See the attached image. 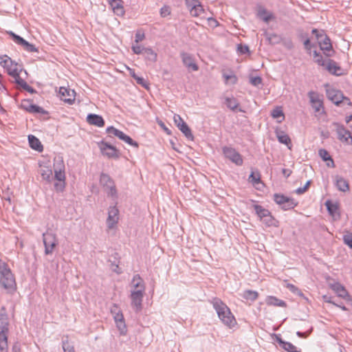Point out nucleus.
<instances>
[{
  "label": "nucleus",
  "instance_id": "6e6d98bb",
  "mask_svg": "<svg viewBox=\"0 0 352 352\" xmlns=\"http://www.w3.org/2000/svg\"><path fill=\"white\" fill-rule=\"evenodd\" d=\"M343 241L350 248H352V234L348 233L343 236Z\"/></svg>",
  "mask_w": 352,
  "mask_h": 352
},
{
  "label": "nucleus",
  "instance_id": "c03bdc74",
  "mask_svg": "<svg viewBox=\"0 0 352 352\" xmlns=\"http://www.w3.org/2000/svg\"><path fill=\"white\" fill-rule=\"evenodd\" d=\"M205 10L203 8L202 5L201 3L197 4V6L195 8H194L192 10H190V13L192 16H199L202 13H204Z\"/></svg>",
  "mask_w": 352,
  "mask_h": 352
},
{
  "label": "nucleus",
  "instance_id": "f257e3e1",
  "mask_svg": "<svg viewBox=\"0 0 352 352\" xmlns=\"http://www.w3.org/2000/svg\"><path fill=\"white\" fill-rule=\"evenodd\" d=\"M211 303L219 318L225 325L231 328L236 324V320L230 308L220 298H214Z\"/></svg>",
  "mask_w": 352,
  "mask_h": 352
},
{
  "label": "nucleus",
  "instance_id": "69168bd1",
  "mask_svg": "<svg viewBox=\"0 0 352 352\" xmlns=\"http://www.w3.org/2000/svg\"><path fill=\"white\" fill-rule=\"evenodd\" d=\"M311 331H312V328H311L309 331H307L306 332L297 331L296 332V335L299 338H307L309 336V334L311 333Z\"/></svg>",
  "mask_w": 352,
  "mask_h": 352
},
{
  "label": "nucleus",
  "instance_id": "dca6fc26",
  "mask_svg": "<svg viewBox=\"0 0 352 352\" xmlns=\"http://www.w3.org/2000/svg\"><path fill=\"white\" fill-rule=\"evenodd\" d=\"M119 210L116 206H110L108 212L107 225L108 228L111 229L118 221Z\"/></svg>",
  "mask_w": 352,
  "mask_h": 352
},
{
  "label": "nucleus",
  "instance_id": "bf43d9fd",
  "mask_svg": "<svg viewBox=\"0 0 352 352\" xmlns=\"http://www.w3.org/2000/svg\"><path fill=\"white\" fill-rule=\"evenodd\" d=\"M310 184H311V181L307 182V183L305 184V185L304 186L300 187V188H297L296 190V192L297 194H298V195L303 194L305 192L307 191V190L308 189Z\"/></svg>",
  "mask_w": 352,
  "mask_h": 352
},
{
  "label": "nucleus",
  "instance_id": "49530a36",
  "mask_svg": "<svg viewBox=\"0 0 352 352\" xmlns=\"http://www.w3.org/2000/svg\"><path fill=\"white\" fill-rule=\"evenodd\" d=\"M62 344L64 352H75L74 345L67 339L63 340Z\"/></svg>",
  "mask_w": 352,
  "mask_h": 352
},
{
  "label": "nucleus",
  "instance_id": "4468645a",
  "mask_svg": "<svg viewBox=\"0 0 352 352\" xmlns=\"http://www.w3.org/2000/svg\"><path fill=\"white\" fill-rule=\"evenodd\" d=\"M100 150L102 153L109 158L118 159L119 157L118 151L108 142H101Z\"/></svg>",
  "mask_w": 352,
  "mask_h": 352
},
{
  "label": "nucleus",
  "instance_id": "e433bc0d",
  "mask_svg": "<svg viewBox=\"0 0 352 352\" xmlns=\"http://www.w3.org/2000/svg\"><path fill=\"white\" fill-rule=\"evenodd\" d=\"M258 294L256 291L245 290L243 294V298L252 301L255 300L258 298Z\"/></svg>",
  "mask_w": 352,
  "mask_h": 352
},
{
  "label": "nucleus",
  "instance_id": "9d476101",
  "mask_svg": "<svg viewBox=\"0 0 352 352\" xmlns=\"http://www.w3.org/2000/svg\"><path fill=\"white\" fill-rule=\"evenodd\" d=\"M333 126H335L338 139L342 143L349 144V140L351 138V132L338 122H333Z\"/></svg>",
  "mask_w": 352,
  "mask_h": 352
},
{
  "label": "nucleus",
  "instance_id": "37998d69",
  "mask_svg": "<svg viewBox=\"0 0 352 352\" xmlns=\"http://www.w3.org/2000/svg\"><path fill=\"white\" fill-rule=\"evenodd\" d=\"M271 116L274 118H282V120H278V122H281L282 120L284 119L285 116H284V113H283V110L281 109L280 107H276L275 109H274L272 111V113H271Z\"/></svg>",
  "mask_w": 352,
  "mask_h": 352
},
{
  "label": "nucleus",
  "instance_id": "473e14b6",
  "mask_svg": "<svg viewBox=\"0 0 352 352\" xmlns=\"http://www.w3.org/2000/svg\"><path fill=\"white\" fill-rule=\"evenodd\" d=\"M265 35L268 40L269 43L272 45L280 43L282 38L280 35L275 33H265Z\"/></svg>",
  "mask_w": 352,
  "mask_h": 352
},
{
  "label": "nucleus",
  "instance_id": "8fccbe9b",
  "mask_svg": "<svg viewBox=\"0 0 352 352\" xmlns=\"http://www.w3.org/2000/svg\"><path fill=\"white\" fill-rule=\"evenodd\" d=\"M131 48L133 52L136 54H143L144 50L146 49V47H144L138 43L133 45Z\"/></svg>",
  "mask_w": 352,
  "mask_h": 352
},
{
  "label": "nucleus",
  "instance_id": "2eb2a0df",
  "mask_svg": "<svg viewBox=\"0 0 352 352\" xmlns=\"http://www.w3.org/2000/svg\"><path fill=\"white\" fill-rule=\"evenodd\" d=\"M59 96L60 100L64 102L72 104L75 100V91L74 90L69 88L61 87L59 89Z\"/></svg>",
  "mask_w": 352,
  "mask_h": 352
},
{
  "label": "nucleus",
  "instance_id": "5701e85b",
  "mask_svg": "<svg viewBox=\"0 0 352 352\" xmlns=\"http://www.w3.org/2000/svg\"><path fill=\"white\" fill-rule=\"evenodd\" d=\"M87 121L89 124L98 127L104 125V120L101 116L90 113L87 116Z\"/></svg>",
  "mask_w": 352,
  "mask_h": 352
},
{
  "label": "nucleus",
  "instance_id": "f3484780",
  "mask_svg": "<svg viewBox=\"0 0 352 352\" xmlns=\"http://www.w3.org/2000/svg\"><path fill=\"white\" fill-rule=\"evenodd\" d=\"M331 288L337 294V295L346 301H351L352 298L349 294L345 287L339 283H335L331 285Z\"/></svg>",
  "mask_w": 352,
  "mask_h": 352
},
{
  "label": "nucleus",
  "instance_id": "79ce46f5",
  "mask_svg": "<svg viewBox=\"0 0 352 352\" xmlns=\"http://www.w3.org/2000/svg\"><path fill=\"white\" fill-rule=\"evenodd\" d=\"M297 204H298V203L296 201H295V200L294 199L289 198L288 200L287 201V202H285V204H283V205H282L281 208L284 210H287L294 208L297 206Z\"/></svg>",
  "mask_w": 352,
  "mask_h": 352
},
{
  "label": "nucleus",
  "instance_id": "680f3d73",
  "mask_svg": "<svg viewBox=\"0 0 352 352\" xmlns=\"http://www.w3.org/2000/svg\"><path fill=\"white\" fill-rule=\"evenodd\" d=\"M120 130L116 129L115 127L111 126L107 128L106 132L109 134V136L111 135H116Z\"/></svg>",
  "mask_w": 352,
  "mask_h": 352
},
{
  "label": "nucleus",
  "instance_id": "c85d7f7f",
  "mask_svg": "<svg viewBox=\"0 0 352 352\" xmlns=\"http://www.w3.org/2000/svg\"><path fill=\"white\" fill-rule=\"evenodd\" d=\"M257 16L266 23H268L270 20L274 18L272 13L268 12L264 8H259L257 12Z\"/></svg>",
  "mask_w": 352,
  "mask_h": 352
},
{
  "label": "nucleus",
  "instance_id": "de8ad7c7",
  "mask_svg": "<svg viewBox=\"0 0 352 352\" xmlns=\"http://www.w3.org/2000/svg\"><path fill=\"white\" fill-rule=\"evenodd\" d=\"M282 348L287 352H299L297 351L296 346L289 342H286Z\"/></svg>",
  "mask_w": 352,
  "mask_h": 352
},
{
  "label": "nucleus",
  "instance_id": "0eeeda50",
  "mask_svg": "<svg viewBox=\"0 0 352 352\" xmlns=\"http://www.w3.org/2000/svg\"><path fill=\"white\" fill-rule=\"evenodd\" d=\"M43 241L45 245V254H50L54 252L57 245L56 234L52 232H45L43 234Z\"/></svg>",
  "mask_w": 352,
  "mask_h": 352
},
{
  "label": "nucleus",
  "instance_id": "ddd939ff",
  "mask_svg": "<svg viewBox=\"0 0 352 352\" xmlns=\"http://www.w3.org/2000/svg\"><path fill=\"white\" fill-rule=\"evenodd\" d=\"M145 291H131L130 298L131 306L135 311H140L142 308V300Z\"/></svg>",
  "mask_w": 352,
  "mask_h": 352
},
{
  "label": "nucleus",
  "instance_id": "4d7b16f0",
  "mask_svg": "<svg viewBox=\"0 0 352 352\" xmlns=\"http://www.w3.org/2000/svg\"><path fill=\"white\" fill-rule=\"evenodd\" d=\"M314 61L319 65L325 67L327 64V60H324L321 54H319L318 57L314 58Z\"/></svg>",
  "mask_w": 352,
  "mask_h": 352
},
{
  "label": "nucleus",
  "instance_id": "6ab92c4d",
  "mask_svg": "<svg viewBox=\"0 0 352 352\" xmlns=\"http://www.w3.org/2000/svg\"><path fill=\"white\" fill-rule=\"evenodd\" d=\"M181 57L182 59L183 64L188 67L191 69L192 71H197L199 69L198 65L195 63L192 56L188 53L182 52Z\"/></svg>",
  "mask_w": 352,
  "mask_h": 352
},
{
  "label": "nucleus",
  "instance_id": "6e6552de",
  "mask_svg": "<svg viewBox=\"0 0 352 352\" xmlns=\"http://www.w3.org/2000/svg\"><path fill=\"white\" fill-rule=\"evenodd\" d=\"M223 153L225 157L229 159L232 162L237 166L243 164V160L241 154L234 148L230 146H223L222 148Z\"/></svg>",
  "mask_w": 352,
  "mask_h": 352
},
{
  "label": "nucleus",
  "instance_id": "e2e57ef3",
  "mask_svg": "<svg viewBox=\"0 0 352 352\" xmlns=\"http://www.w3.org/2000/svg\"><path fill=\"white\" fill-rule=\"evenodd\" d=\"M304 46H305V48L307 50V51H309V53L311 54V48L312 47H315V45L314 44H311L310 43V40L309 38L306 39L304 42Z\"/></svg>",
  "mask_w": 352,
  "mask_h": 352
},
{
  "label": "nucleus",
  "instance_id": "09e8293b",
  "mask_svg": "<svg viewBox=\"0 0 352 352\" xmlns=\"http://www.w3.org/2000/svg\"><path fill=\"white\" fill-rule=\"evenodd\" d=\"M117 327L121 335H126L127 332L126 326L125 324L124 320L116 322Z\"/></svg>",
  "mask_w": 352,
  "mask_h": 352
},
{
  "label": "nucleus",
  "instance_id": "a18cd8bd",
  "mask_svg": "<svg viewBox=\"0 0 352 352\" xmlns=\"http://www.w3.org/2000/svg\"><path fill=\"white\" fill-rule=\"evenodd\" d=\"M274 201L282 206V205H283V204H285V202H287V201L288 200L289 197L283 195H280V194H275L274 195Z\"/></svg>",
  "mask_w": 352,
  "mask_h": 352
},
{
  "label": "nucleus",
  "instance_id": "a19ab883",
  "mask_svg": "<svg viewBox=\"0 0 352 352\" xmlns=\"http://www.w3.org/2000/svg\"><path fill=\"white\" fill-rule=\"evenodd\" d=\"M249 181L254 185L261 183V175L258 171H252L249 176Z\"/></svg>",
  "mask_w": 352,
  "mask_h": 352
},
{
  "label": "nucleus",
  "instance_id": "bb28decb",
  "mask_svg": "<svg viewBox=\"0 0 352 352\" xmlns=\"http://www.w3.org/2000/svg\"><path fill=\"white\" fill-rule=\"evenodd\" d=\"M28 141H29L30 146L32 149L39 151V152L43 151V145L41 144V142L36 137H35L33 135H28Z\"/></svg>",
  "mask_w": 352,
  "mask_h": 352
},
{
  "label": "nucleus",
  "instance_id": "3c124183",
  "mask_svg": "<svg viewBox=\"0 0 352 352\" xmlns=\"http://www.w3.org/2000/svg\"><path fill=\"white\" fill-rule=\"evenodd\" d=\"M185 1L190 12L196 8L197 4L200 3L199 0H185Z\"/></svg>",
  "mask_w": 352,
  "mask_h": 352
},
{
  "label": "nucleus",
  "instance_id": "0e129e2a",
  "mask_svg": "<svg viewBox=\"0 0 352 352\" xmlns=\"http://www.w3.org/2000/svg\"><path fill=\"white\" fill-rule=\"evenodd\" d=\"M238 51L242 54H246L249 52V47L247 45H243L242 44H240L238 45Z\"/></svg>",
  "mask_w": 352,
  "mask_h": 352
},
{
  "label": "nucleus",
  "instance_id": "423d86ee",
  "mask_svg": "<svg viewBox=\"0 0 352 352\" xmlns=\"http://www.w3.org/2000/svg\"><path fill=\"white\" fill-rule=\"evenodd\" d=\"M327 96L329 100L333 102L336 105L340 106L341 104L352 105L350 99L344 96L343 93L338 89L333 88H329L327 89Z\"/></svg>",
  "mask_w": 352,
  "mask_h": 352
},
{
  "label": "nucleus",
  "instance_id": "39448f33",
  "mask_svg": "<svg viewBox=\"0 0 352 352\" xmlns=\"http://www.w3.org/2000/svg\"><path fill=\"white\" fill-rule=\"evenodd\" d=\"M311 32L318 39L320 50L324 52L327 56H331V54L329 52L333 50L330 38L322 30L319 31L317 29H313Z\"/></svg>",
  "mask_w": 352,
  "mask_h": 352
},
{
  "label": "nucleus",
  "instance_id": "864d4df0",
  "mask_svg": "<svg viewBox=\"0 0 352 352\" xmlns=\"http://www.w3.org/2000/svg\"><path fill=\"white\" fill-rule=\"evenodd\" d=\"M122 141H124L126 144H128L131 146H133L135 148H138V146H139L138 143L137 142L134 141L131 137H129L127 135H126V136L124 138Z\"/></svg>",
  "mask_w": 352,
  "mask_h": 352
},
{
  "label": "nucleus",
  "instance_id": "13d9d810",
  "mask_svg": "<svg viewBox=\"0 0 352 352\" xmlns=\"http://www.w3.org/2000/svg\"><path fill=\"white\" fill-rule=\"evenodd\" d=\"M170 14V8L169 6H164L160 9V15L162 17H166Z\"/></svg>",
  "mask_w": 352,
  "mask_h": 352
},
{
  "label": "nucleus",
  "instance_id": "c756f323",
  "mask_svg": "<svg viewBox=\"0 0 352 352\" xmlns=\"http://www.w3.org/2000/svg\"><path fill=\"white\" fill-rule=\"evenodd\" d=\"M318 154L323 161L328 162L327 164V166L331 168L335 166L334 162L327 150L321 148L318 151Z\"/></svg>",
  "mask_w": 352,
  "mask_h": 352
},
{
  "label": "nucleus",
  "instance_id": "f8f14e48",
  "mask_svg": "<svg viewBox=\"0 0 352 352\" xmlns=\"http://www.w3.org/2000/svg\"><path fill=\"white\" fill-rule=\"evenodd\" d=\"M54 168L55 179L58 182H65V164L61 157L54 159Z\"/></svg>",
  "mask_w": 352,
  "mask_h": 352
},
{
  "label": "nucleus",
  "instance_id": "72a5a7b5",
  "mask_svg": "<svg viewBox=\"0 0 352 352\" xmlns=\"http://www.w3.org/2000/svg\"><path fill=\"white\" fill-rule=\"evenodd\" d=\"M276 137L278 138V140L287 146L291 144V139L289 137L288 135L285 133L283 131H277L276 132Z\"/></svg>",
  "mask_w": 352,
  "mask_h": 352
},
{
  "label": "nucleus",
  "instance_id": "a878e982",
  "mask_svg": "<svg viewBox=\"0 0 352 352\" xmlns=\"http://www.w3.org/2000/svg\"><path fill=\"white\" fill-rule=\"evenodd\" d=\"M131 284L135 289L133 291H145V284L139 274L133 276Z\"/></svg>",
  "mask_w": 352,
  "mask_h": 352
},
{
  "label": "nucleus",
  "instance_id": "603ef678",
  "mask_svg": "<svg viewBox=\"0 0 352 352\" xmlns=\"http://www.w3.org/2000/svg\"><path fill=\"white\" fill-rule=\"evenodd\" d=\"M23 49L29 52H36L38 49L32 44L28 43L27 41L23 46Z\"/></svg>",
  "mask_w": 352,
  "mask_h": 352
},
{
  "label": "nucleus",
  "instance_id": "a211bd4d",
  "mask_svg": "<svg viewBox=\"0 0 352 352\" xmlns=\"http://www.w3.org/2000/svg\"><path fill=\"white\" fill-rule=\"evenodd\" d=\"M312 108L316 112H320L323 107L322 101L320 99L318 93L311 91L308 93Z\"/></svg>",
  "mask_w": 352,
  "mask_h": 352
},
{
  "label": "nucleus",
  "instance_id": "20e7f679",
  "mask_svg": "<svg viewBox=\"0 0 352 352\" xmlns=\"http://www.w3.org/2000/svg\"><path fill=\"white\" fill-rule=\"evenodd\" d=\"M100 184L104 188L108 197H111L113 199L118 198V192L114 181L108 174L104 173L100 174Z\"/></svg>",
  "mask_w": 352,
  "mask_h": 352
},
{
  "label": "nucleus",
  "instance_id": "2f4dec72",
  "mask_svg": "<svg viewBox=\"0 0 352 352\" xmlns=\"http://www.w3.org/2000/svg\"><path fill=\"white\" fill-rule=\"evenodd\" d=\"M225 104L232 111H235L239 106V102L234 97H227L225 99Z\"/></svg>",
  "mask_w": 352,
  "mask_h": 352
},
{
  "label": "nucleus",
  "instance_id": "ea45409f",
  "mask_svg": "<svg viewBox=\"0 0 352 352\" xmlns=\"http://www.w3.org/2000/svg\"><path fill=\"white\" fill-rule=\"evenodd\" d=\"M8 34L12 37V40L18 45H21L22 47L24 45L26 41L22 38L21 36L16 34L13 32H8Z\"/></svg>",
  "mask_w": 352,
  "mask_h": 352
},
{
  "label": "nucleus",
  "instance_id": "f704fd0d",
  "mask_svg": "<svg viewBox=\"0 0 352 352\" xmlns=\"http://www.w3.org/2000/svg\"><path fill=\"white\" fill-rule=\"evenodd\" d=\"M8 316L6 312V308L2 307L0 313V327H9Z\"/></svg>",
  "mask_w": 352,
  "mask_h": 352
},
{
  "label": "nucleus",
  "instance_id": "052dcab7",
  "mask_svg": "<svg viewBox=\"0 0 352 352\" xmlns=\"http://www.w3.org/2000/svg\"><path fill=\"white\" fill-rule=\"evenodd\" d=\"M135 80L138 85H140L143 87L148 89V82L144 78L138 76L135 78Z\"/></svg>",
  "mask_w": 352,
  "mask_h": 352
},
{
  "label": "nucleus",
  "instance_id": "b1692460",
  "mask_svg": "<svg viewBox=\"0 0 352 352\" xmlns=\"http://www.w3.org/2000/svg\"><path fill=\"white\" fill-rule=\"evenodd\" d=\"M39 173L42 178L47 182L53 179L52 170L49 166L40 165Z\"/></svg>",
  "mask_w": 352,
  "mask_h": 352
},
{
  "label": "nucleus",
  "instance_id": "338daca9",
  "mask_svg": "<svg viewBox=\"0 0 352 352\" xmlns=\"http://www.w3.org/2000/svg\"><path fill=\"white\" fill-rule=\"evenodd\" d=\"M144 33H141L140 32H138L136 34H135V42L136 43H138L139 42L142 41V40H144Z\"/></svg>",
  "mask_w": 352,
  "mask_h": 352
},
{
  "label": "nucleus",
  "instance_id": "7ed1b4c3",
  "mask_svg": "<svg viewBox=\"0 0 352 352\" xmlns=\"http://www.w3.org/2000/svg\"><path fill=\"white\" fill-rule=\"evenodd\" d=\"M256 214L261 221H262L266 226H277L278 221L272 216V213L266 208L261 205L253 204Z\"/></svg>",
  "mask_w": 352,
  "mask_h": 352
},
{
  "label": "nucleus",
  "instance_id": "5fc2aeb1",
  "mask_svg": "<svg viewBox=\"0 0 352 352\" xmlns=\"http://www.w3.org/2000/svg\"><path fill=\"white\" fill-rule=\"evenodd\" d=\"M262 82L263 80L260 76L250 77V83L255 87L262 85Z\"/></svg>",
  "mask_w": 352,
  "mask_h": 352
},
{
  "label": "nucleus",
  "instance_id": "1a4fd4ad",
  "mask_svg": "<svg viewBox=\"0 0 352 352\" xmlns=\"http://www.w3.org/2000/svg\"><path fill=\"white\" fill-rule=\"evenodd\" d=\"M0 64L6 69L10 76L21 69L20 66L7 55L0 56Z\"/></svg>",
  "mask_w": 352,
  "mask_h": 352
},
{
  "label": "nucleus",
  "instance_id": "4c0bfd02",
  "mask_svg": "<svg viewBox=\"0 0 352 352\" xmlns=\"http://www.w3.org/2000/svg\"><path fill=\"white\" fill-rule=\"evenodd\" d=\"M22 69H19L11 76L14 79V82L17 85V86L22 88L24 83H25L26 82L20 77V73Z\"/></svg>",
  "mask_w": 352,
  "mask_h": 352
},
{
  "label": "nucleus",
  "instance_id": "412c9836",
  "mask_svg": "<svg viewBox=\"0 0 352 352\" xmlns=\"http://www.w3.org/2000/svg\"><path fill=\"white\" fill-rule=\"evenodd\" d=\"M108 2L113 9V12L118 16H123L125 13L123 1L122 0H108Z\"/></svg>",
  "mask_w": 352,
  "mask_h": 352
},
{
  "label": "nucleus",
  "instance_id": "393cba45",
  "mask_svg": "<svg viewBox=\"0 0 352 352\" xmlns=\"http://www.w3.org/2000/svg\"><path fill=\"white\" fill-rule=\"evenodd\" d=\"M21 107L30 113H40L44 112V110L42 107L36 104L30 103L29 101H25L24 103H22Z\"/></svg>",
  "mask_w": 352,
  "mask_h": 352
},
{
  "label": "nucleus",
  "instance_id": "7c9ffc66",
  "mask_svg": "<svg viewBox=\"0 0 352 352\" xmlns=\"http://www.w3.org/2000/svg\"><path fill=\"white\" fill-rule=\"evenodd\" d=\"M267 304L269 305H274L276 307H285L286 303L285 301L277 298L274 296H269L266 300Z\"/></svg>",
  "mask_w": 352,
  "mask_h": 352
},
{
  "label": "nucleus",
  "instance_id": "9b49d317",
  "mask_svg": "<svg viewBox=\"0 0 352 352\" xmlns=\"http://www.w3.org/2000/svg\"><path fill=\"white\" fill-rule=\"evenodd\" d=\"M174 122L178 129L184 134L186 138L192 140L194 136L188 124L184 121L179 115L175 114L173 117Z\"/></svg>",
  "mask_w": 352,
  "mask_h": 352
},
{
  "label": "nucleus",
  "instance_id": "58836bf2",
  "mask_svg": "<svg viewBox=\"0 0 352 352\" xmlns=\"http://www.w3.org/2000/svg\"><path fill=\"white\" fill-rule=\"evenodd\" d=\"M223 77L226 84L235 85L237 82V77L232 73L230 74L223 73Z\"/></svg>",
  "mask_w": 352,
  "mask_h": 352
},
{
  "label": "nucleus",
  "instance_id": "4be33fe9",
  "mask_svg": "<svg viewBox=\"0 0 352 352\" xmlns=\"http://www.w3.org/2000/svg\"><path fill=\"white\" fill-rule=\"evenodd\" d=\"M325 206H327L329 214L331 215L335 220H338L340 218L339 208L337 204L327 200L325 203Z\"/></svg>",
  "mask_w": 352,
  "mask_h": 352
},
{
  "label": "nucleus",
  "instance_id": "f03ea898",
  "mask_svg": "<svg viewBox=\"0 0 352 352\" xmlns=\"http://www.w3.org/2000/svg\"><path fill=\"white\" fill-rule=\"evenodd\" d=\"M0 285L8 292L16 290V285L15 278L8 265L0 261Z\"/></svg>",
  "mask_w": 352,
  "mask_h": 352
},
{
  "label": "nucleus",
  "instance_id": "774afa93",
  "mask_svg": "<svg viewBox=\"0 0 352 352\" xmlns=\"http://www.w3.org/2000/svg\"><path fill=\"white\" fill-rule=\"evenodd\" d=\"M54 188L57 191H63L65 188V182H59L54 184Z\"/></svg>",
  "mask_w": 352,
  "mask_h": 352
},
{
  "label": "nucleus",
  "instance_id": "aec40b11",
  "mask_svg": "<svg viewBox=\"0 0 352 352\" xmlns=\"http://www.w3.org/2000/svg\"><path fill=\"white\" fill-rule=\"evenodd\" d=\"M325 68L330 74L335 76H341L343 74L342 69L336 61L331 59H327V64Z\"/></svg>",
  "mask_w": 352,
  "mask_h": 352
},
{
  "label": "nucleus",
  "instance_id": "cd10ccee",
  "mask_svg": "<svg viewBox=\"0 0 352 352\" xmlns=\"http://www.w3.org/2000/svg\"><path fill=\"white\" fill-rule=\"evenodd\" d=\"M336 185L338 189L342 192H346L349 190V182L342 177H336Z\"/></svg>",
  "mask_w": 352,
  "mask_h": 352
},
{
  "label": "nucleus",
  "instance_id": "c9c22d12",
  "mask_svg": "<svg viewBox=\"0 0 352 352\" xmlns=\"http://www.w3.org/2000/svg\"><path fill=\"white\" fill-rule=\"evenodd\" d=\"M143 54L146 59L151 62H155L157 60V54L151 48L146 47Z\"/></svg>",
  "mask_w": 352,
  "mask_h": 352
}]
</instances>
